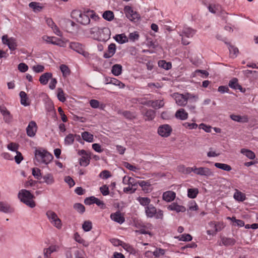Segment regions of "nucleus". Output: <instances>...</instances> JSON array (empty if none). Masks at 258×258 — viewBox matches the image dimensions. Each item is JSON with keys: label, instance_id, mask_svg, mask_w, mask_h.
<instances>
[{"label": "nucleus", "instance_id": "1", "mask_svg": "<svg viewBox=\"0 0 258 258\" xmlns=\"http://www.w3.org/2000/svg\"><path fill=\"white\" fill-rule=\"evenodd\" d=\"M18 197L21 202L28 207L31 208L35 207V203L33 200L34 196L29 190L25 189H21L19 191Z\"/></svg>", "mask_w": 258, "mask_h": 258}, {"label": "nucleus", "instance_id": "2", "mask_svg": "<svg viewBox=\"0 0 258 258\" xmlns=\"http://www.w3.org/2000/svg\"><path fill=\"white\" fill-rule=\"evenodd\" d=\"M35 157L39 163L46 165L50 163L53 158L52 155L47 151L40 150H35Z\"/></svg>", "mask_w": 258, "mask_h": 258}, {"label": "nucleus", "instance_id": "3", "mask_svg": "<svg viewBox=\"0 0 258 258\" xmlns=\"http://www.w3.org/2000/svg\"><path fill=\"white\" fill-rule=\"evenodd\" d=\"M72 14L73 18L81 24L86 25L90 23L89 15L87 13V11L82 13L79 10H74Z\"/></svg>", "mask_w": 258, "mask_h": 258}, {"label": "nucleus", "instance_id": "4", "mask_svg": "<svg viewBox=\"0 0 258 258\" xmlns=\"http://www.w3.org/2000/svg\"><path fill=\"white\" fill-rule=\"evenodd\" d=\"M145 213L147 217L162 219L163 218V212L161 210L157 211L156 208L152 205L145 207Z\"/></svg>", "mask_w": 258, "mask_h": 258}, {"label": "nucleus", "instance_id": "5", "mask_svg": "<svg viewBox=\"0 0 258 258\" xmlns=\"http://www.w3.org/2000/svg\"><path fill=\"white\" fill-rule=\"evenodd\" d=\"M196 31L189 27L184 26L182 31L179 32V35L182 37L181 43L183 45H187L189 44L190 42L184 38H191L195 34Z\"/></svg>", "mask_w": 258, "mask_h": 258}, {"label": "nucleus", "instance_id": "6", "mask_svg": "<svg viewBox=\"0 0 258 258\" xmlns=\"http://www.w3.org/2000/svg\"><path fill=\"white\" fill-rule=\"evenodd\" d=\"M46 215L50 222L54 227L57 229H60L61 228V221L54 212L51 210H48L46 212Z\"/></svg>", "mask_w": 258, "mask_h": 258}, {"label": "nucleus", "instance_id": "7", "mask_svg": "<svg viewBox=\"0 0 258 258\" xmlns=\"http://www.w3.org/2000/svg\"><path fill=\"white\" fill-rule=\"evenodd\" d=\"M3 44L6 45L11 51L15 50L17 47V40L14 37H9L8 35H4L2 37Z\"/></svg>", "mask_w": 258, "mask_h": 258}, {"label": "nucleus", "instance_id": "8", "mask_svg": "<svg viewBox=\"0 0 258 258\" xmlns=\"http://www.w3.org/2000/svg\"><path fill=\"white\" fill-rule=\"evenodd\" d=\"M69 47L74 51L83 55L85 57L88 58L89 57V53L84 50L82 44L78 42H71Z\"/></svg>", "mask_w": 258, "mask_h": 258}, {"label": "nucleus", "instance_id": "9", "mask_svg": "<svg viewBox=\"0 0 258 258\" xmlns=\"http://www.w3.org/2000/svg\"><path fill=\"white\" fill-rule=\"evenodd\" d=\"M124 12L126 17L131 21H136L140 19V15L130 6L124 8Z\"/></svg>", "mask_w": 258, "mask_h": 258}, {"label": "nucleus", "instance_id": "10", "mask_svg": "<svg viewBox=\"0 0 258 258\" xmlns=\"http://www.w3.org/2000/svg\"><path fill=\"white\" fill-rule=\"evenodd\" d=\"M78 154L82 156L79 160L80 165L81 166H87L90 163V155L84 150H81L78 151Z\"/></svg>", "mask_w": 258, "mask_h": 258}, {"label": "nucleus", "instance_id": "11", "mask_svg": "<svg viewBox=\"0 0 258 258\" xmlns=\"http://www.w3.org/2000/svg\"><path fill=\"white\" fill-rule=\"evenodd\" d=\"M172 97L174 99L176 103L180 106H185L187 103V98L185 94L175 93L173 94Z\"/></svg>", "mask_w": 258, "mask_h": 258}, {"label": "nucleus", "instance_id": "12", "mask_svg": "<svg viewBox=\"0 0 258 258\" xmlns=\"http://www.w3.org/2000/svg\"><path fill=\"white\" fill-rule=\"evenodd\" d=\"M172 128L169 124L160 125L158 128V134L163 137H169L172 132Z\"/></svg>", "mask_w": 258, "mask_h": 258}, {"label": "nucleus", "instance_id": "13", "mask_svg": "<svg viewBox=\"0 0 258 258\" xmlns=\"http://www.w3.org/2000/svg\"><path fill=\"white\" fill-rule=\"evenodd\" d=\"M195 174L201 176H204L206 177L211 176L213 175V172L210 169L207 167H197L195 166Z\"/></svg>", "mask_w": 258, "mask_h": 258}, {"label": "nucleus", "instance_id": "14", "mask_svg": "<svg viewBox=\"0 0 258 258\" xmlns=\"http://www.w3.org/2000/svg\"><path fill=\"white\" fill-rule=\"evenodd\" d=\"M99 40L106 42L110 38L111 35V31L108 28L104 27L99 30Z\"/></svg>", "mask_w": 258, "mask_h": 258}, {"label": "nucleus", "instance_id": "15", "mask_svg": "<svg viewBox=\"0 0 258 258\" xmlns=\"http://www.w3.org/2000/svg\"><path fill=\"white\" fill-rule=\"evenodd\" d=\"M14 211V208L8 203L0 202V212L4 213H12Z\"/></svg>", "mask_w": 258, "mask_h": 258}, {"label": "nucleus", "instance_id": "16", "mask_svg": "<svg viewBox=\"0 0 258 258\" xmlns=\"http://www.w3.org/2000/svg\"><path fill=\"white\" fill-rule=\"evenodd\" d=\"M37 130L36 123L34 121L29 122L26 128L27 134L30 137H34L35 135Z\"/></svg>", "mask_w": 258, "mask_h": 258}, {"label": "nucleus", "instance_id": "17", "mask_svg": "<svg viewBox=\"0 0 258 258\" xmlns=\"http://www.w3.org/2000/svg\"><path fill=\"white\" fill-rule=\"evenodd\" d=\"M235 243L236 240L235 239L223 236L221 237V241L219 245L220 246H230L234 245Z\"/></svg>", "mask_w": 258, "mask_h": 258}, {"label": "nucleus", "instance_id": "18", "mask_svg": "<svg viewBox=\"0 0 258 258\" xmlns=\"http://www.w3.org/2000/svg\"><path fill=\"white\" fill-rule=\"evenodd\" d=\"M229 86L233 89L239 90L241 92H244L245 89H243L241 85L238 84V79L236 78H234L231 79L228 84Z\"/></svg>", "mask_w": 258, "mask_h": 258}, {"label": "nucleus", "instance_id": "19", "mask_svg": "<svg viewBox=\"0 0 258 258\" xmlns=\"http://www.w3.org/2000/svg\"><path fill=\"white\" fill-rule=\"evenodd\" d=\"M110 218L112 220L120 224L123 223L125 221L124 217L119 211L112 213L110 215Z\"/></svg>", "mask_w": 258, "mask_h": 258}, {"label": "nucleus", "instance_id": "20", "mask_svg": "<svg viewBox=\"0 0 258 258\" xmlns=\"http://www.w3.org/2000/svg\"><path fill=\"white\" fill-rule=\"evenodd\" d=\"M59 248V246L56 245H52L48 248H44L43 249L44 257H48V256H50L52 253L57 251Z\"/></svg>", "mask_w": 258, "mask_h": 258}, {"label": "nucleus", "instance_id": "21", "mask_svg": "<svg viewBox=\"0 0 258 258\" xmlns=\"http://www.w3.org/2000/svg\"><path fill=\"white\" fill-rule=\"evenodd\" d=\"M116 52V45L114 43H111L108 47L107 52H104L103 57L109 58L112 57Z\"/></svg>", "mask_w": 258, "mask_h": 258}, {"label": "nucleus", "instance_id": "22", "mask_svg": "<svg viewBox=\"0 0 258 258\" xmlns=\"http://www.w3.org/2000/svg\"><path fill=\"white\" fill-rule=\"evenodd\" d=\"M175 197L176 194L175 192L169 190L163 193L162 198L166 202H170L175 199Z\"/></svg>", "mask_w": 258, "mask_h": 258}, {"label": "nucleus", "instance_id": "23", "mask_svg": "<svg viewBox=\"0 0 258 258\" xmlns=\"http://www.w3.org/2000/svg\"><path fill=\"white\" fill-rule=\"evenodd\" d=\"M170 211H175L177 213L184 212L186 211V209L184 206L178 205L176 203H173L169 205L167 207Z\"/></svg>", "mask_w": 258, "mask_h": 258}, {"label": "nucleus", "instance_id": "24", "mask_svg": "<svg viewBox=\"0 0 258 258\" xmlns=\"http://www.w3.org/2000/svg\"><path fill=\"white\" fill-rule=\"evenodd\" d=\"M230 117L232 120L238 122L246 123L248 121V118L246 115L241 116L239 115L231 114L230 115Z\"/></svg>", "mask_w": 258, "mask_h": 258}, {"label": "nucleus", "instance_id": "25", "mask_svg": "<svg viewBox=\"0 0 258 258\" xmlns=\"http://www.w3.org/2000/svg\"><path fill=\"white\" fill-rule=\"evenodd\" d=\"M175 116L177 119L184 120L188 118V114L183 108H180L176 111Z\"/></svg>", "mask_w": 258, "mask_h": 258}, {"label": "nucleus", "instance_id": "26", "mask_svg": "<svg viewBox=\"0 0 258 258\" xmlns=\"http://www.w3.org/2000/svg\"><path fill=\"white\" fill-rule=\"evenodd\" d=\"M143 114L146 117L145 120L150 121L154 119L156 116V112L152 109H145Z\"/></svg>", "mask_w": 258, "mask_h": 258}, {"label": "nucleus", "instance_id": "27", "mask_svg": "<svg viewBox=\"0 0 258 258\" xmlns=\"http://www.w3.org/2000/svg\"><path fill=\"white\" fill-rule=\"evenodd\" d=\"M43 181L40 183H45L48 185H51L54 182V179L52 174L48 173L42 177Z\"/></svg>", "mask_w": 258, "mask_h": 258}, {"label": "nucleus", "instance_id": "28", "mask_svg": "<svg viewBox=\"0 0 258 258\" xmlns=\"http://www.w3.org/2000/svg\"><path fill=\"white\" fill-rule=\"evenodd\" d=\"M139 185L142 188L143 190L145 192H149L151 189L149 187L151 185L149 181L141 180L138 182Z\"/></svg>", "mask_w": 258, "mask_h": 258}, {"label": "nucleus", "instance_id": "29", "mask_svg": "<svg viewBox=\"0 0 258 258\" xmlns=\"http://www.w3.org/2000/svg\"><path fill=\"white\" fill-rule=\"evenodd\" d=\"M52 74L51 73H45L42 75L39 78V82L42 85L47 84L49 79L51 78Z\"/></svg>", "mask_w": 258, "mask_h": 258}, {"label": "nucleus", "instance_id": "30", "mask_svg": "<svg viewBox=\"0 0 258 258\" xmlns=\"http://www.w3.org/2000/svg\"><path fill=\"white\" fill-rule=\"evenodd\" d=\"M234 199L238 202H243L246 199L245 195L238 189H235L233 195Z\"/></svg>", "mask_w": 258, "mask_h": 258}, {"label": "nucleus", "instance_id": "31", "mask_svg": "<svg viewBox=\"0 0 258 258\" xmlns=\"http://www.w3.org/2000/svg\"><path fill=\"white\" fill-rule=\"evenodd\" d=\"M225 43L228 46L230 56L233 58L236 57L238 53V48L231 45L229 43L226 42H225Z\"/></svg>", "mask_w": 258, "mask_h": 258}, {"label": "nucleus", "instance_id": "32", "mask_svg": "<svg viewBox=\"0 0 258 258\" xmlns=\"http://www.w3.org/2000/svg\"><path fill=\"white\" fill-rule=\"evenodd\" d=\"M29 6L30 8L33 9V11L35 12H39L41 11V10L43 9V7L41 6V5L37 2H31L29 4Z\"/></svg>", "mask_w": 258, "mask_h": 258}, {"label": "nucleus", "instance_id": "33", "mask_svg": "<svg viewBox=\"0 0 258 258\" xmlns=\"http://www.w3.org/2000/svg\"><path fill=\"white\" fill-rule=\"evenodd\" d=\"M240 153L250 159H254L255 158L254 153L250 150L243 148L241 149Z\"/></svg>", "mask_w": 258, "mask_h": 258}, {"label": "nucleus", "instance_id": "34", "mask_svg": "<svg viewBox=\"0 0 258 258\" xmlns=\"http://www.w3.org/2000/svg\"><path fill=\"white\" fill-rule=\"evenodd\" d=\"M122 68L120 64H115L112 66L111 72L114 76H118L121 74Z\"/></svg>", "mask_w": 258, "mask_h": 258}, {"label": "nucleus", "instance_id": "35", "mask_svg": "<svg viewBox=\"0 0 258 258\" xmlns=\"http://www.w3.org/2000/svg\"><path fill=\"white\" fill-rule=\"evenodd\" d=\"M82 139L89 143L93 142V135L88 132H83L81 134Z\"/></svg>", "mask_w": 258, "mask_h": 258}, {"label": "nucleus", "instance_id": "36", "mask_svg": "<svg viewBox=\"0 0 258 258\" xmlns=\"http://www.w3.org/2000/svg\"><path fill=\"white\" fill-rule=\"evenodd\" d=\"M164 105V102L163 100H156L155 101H153L151 104V107L153 108L156 109L158 108H160L163 107Z\"/></svg>", "mask_w": 258, "mask_h": 258}, {"label": "nucleus", "instance_id": "37", "mask_svg": "<svg viewBox=\"0 0 258 258\" xmlns=\"http://www.w3.org/2000/svg\"><path fill=\"white\" fill-rule=\"evenodd\" d=\"M102 17L108 21H111L114 19V13L111 11H106L103 13Z\"/></svg>", "mask_w": 258, "mask_h": 258}, {"label": "nucleus", "instance_id": "38", "mask_svg": "<svg viewBox=\"0 0 258 258\" xmlns=\"http://www.w3.org/2000/svg\"><path fill=\"white\" fill-rule=\"evenodd\" d=\"M215 166L226 171H230L232 169L230 165L224 163H215Z\"/></svg>", "mask_w": 258, "mask_h": 258}, {"label": "nucleus", "instance_id": "39", "mask_svg": "<svg viewBox=\"0 0 258 258\" xmlns=\"http://www.w3.org/2000/svg\"><path fill=\"white\" fill-rule=\"evenodd\" d=\"M178 240L182 241H190L192 237L189 234H183L175 237Z\"/></svg>", "mask_w": 258, "mask_h": 258}, {"label": "nucleus", "instance_id": "40", "mask_svg": "<svg viewBox=\"0 0 258 258\" xmlns=\"http://www.w3.org/2000/svg\"><path fill=\"white\" fill-rule=\"evenodd\" d=\"M114 38L116 41L121 44L127 41V37L123 34L116 35Z\"/></svg>", "mask_w": 258, "mask_h": 258}, {"label": "nucleus", "instance_id": "41", "mask_svg": "<svg viewBox=\"0 0 258 258\" xmlns=\"http://www.w3.org/2000/svg\"><path fill=\"white\" fill-rule=\"evenodd\" d=\"M19 95L21 98V103L25 106L29 105V103L27 102L28 98L26 93L24 91H21Z\"/></svg>", "mask_w": 258, "mask_h": 258}, {"label": "nucleus", "instance_id": "42", "mask_svg": "<svg viewBox=\"0 0 258 258\" xmlns=\"http://www.w3.org/2000/svg\"><path fill=\"white\" fill-rule=\"evenodd\" d=\"M199 193L198 188H188L187 190V196L191 199H194L197 197Z\"/></svg>", "mask_w": 258, "mask_h": 258}, {"label": "nucleus", "instance_id": "43", "mask_svg": "<svg viewBox=\"0 0 258 258\" xmlns=\"http://www.w3.org/2000/svg\"><path fill=\"white\" fill-rule=\"evenodd\" d=\"M138 200L141 205L146 207L149 206V204L151 202V200L147 197H139Z\"/></svg>", "mask_w": 258, "mask_h": 258}, {"label": "nucleus", "instance_id": "44", "mask_svg": "<svg viewBox=\"0 0 258 258\" xmlns=\"http://www.w3.org/2000/svg\"><path fill=\"white\" fill-rule=\"evenodd\" d=\"M158 65L160 67L163 68L166 70L171 68V63L169 62H167L165 60H162L158 62Z\"/></svg>", "mask_w": 258, "mask_h": 258}, {"label": "nucleus", "instance_id": "45", "mask_svg": "<svg viewBox=\"0 0 258 258\" xmlns=\"http://www.w3.org/2000/svg\"><path fill=\"white\" fill-rule=\"evenodd\" d=\"M60 70L62 72L63 77H67L70 75L71 71L67 65L61 64L60 66Z\"/></svg>", "mask_w": 258, "mask_h": 258}, {"label": "nucleus", "instance_id": "46", "mask_svg": "<svg viewBox=\"0 0 258 258\" xmlns=\"http://www.w3.org/2000/svg\"><path fill=\"white\" fill-rule=\"evenodd\" d=\"M185 95L187 101H189V102H196L198 100L199 97L197 95H194L189 93H186Z\"/></svg>", "mask_w": 258, "mask_h": 258}, {"label": "nucleus", "instance_id": "47", "mask_svg": "<svg viewBox=\"0 0 258 258\" xmlns=\"http://www.w3.org/2000/svg\"><path fill=\"white\" fill-rule=\"evenodd\" d=\"M73 208L78 212L83 214L85 211V208L83 205L80 203H76L74 205Z\"/></svg>", "mask_w": 258, "mask_h": 258}, {"label": "nucleus", "instance_id": "48", "mask_svg": "<svg viewBox=\"0 0 258 258\" xmlns=\"http://www.w3.org/2000/svg\"><path fill=\"white\" fill-rule=\"evenodd\" d=\"M74 136L73 134H70L67 135L64 139V143L66 145H70L73 144L74 142Z\"/></svg>", "mask_w": 258, "mask_h": 258}, {"label": "nucleus", "instance_id": "49", "mask_svg": "<svg viewBox=\"0 0 258 258\" xmlns=\"http://www.w3.org/2000/svg\"><path fill=\"white\" fill-rule=\"evenodd\" d=\"M109 83L117 86L120 88H123L125 86L123 83L115 78H111Z\"/></svg>", "mask_w": 258, "mask_h": 258}, {"label": "nucleus", "instance_id": "50", "mask_svg": "<svg viewBox=\"0 0 258 258\" xmlns=\"http://www.w3.org/2000/svg\"><path fill=\"white\" fill-rule=\"evenodd\" d=\"M89 103L91 107L93 108H100L101 109H103V104L101 105V106L100 107V102L99 101L95 100V99H91L89 101Z\"/></svg>", "mask_w": 258, "mask_h": 258}, {"label": "nucleus", "instance_id": "51", "mask_svg": "<svg viewBox=\"0 0 258 258\" xmlns=\"http://www.w3.org/2000/svg\"><path fill=\"white\" fill-rule=\"evenodd\" d=\"M82 228L86 232L90 231L92 228V222L90 221H85L82 225Z\"/></svg>", "mask_w": 258, "mask_h": 258}, {"label": "nucleus", "instance_id": "52", "mask_svg": "<svg viewBox=\"0 0 258 258\" xmlns=\"http://www.w3.org/2000/svg\"><path fill=\"white\" fill-rule=\"evenodd\" d=\"M166 250L161 248H156L155 250L153 252V255L156 257H160L164 255Z\"/></svg>", "mask_w": 258, "mask_h": 258}, {"label": "nucleus", "instance_id": "53", "mask_svg": "<svg viewBox=\"0 0 258 258\" xmlns=\"http://www.w3.org/2000/svg\"><path fill=\"white\" fill-rule=\"evenodd\" d=\"M32 175L37 179H40L42 178L41 171L39 168H34L32 169Z\"/></svg>", "mask_w": 258, "mask_h": 258}, {"label": "nucleus", "instance_id": "54", "mask_svg": "<svg viewBox=\"0 0 258 258\" xmlns=\"http://www.w3.org/2000/svg\"><path fill=\"white\" fill-rule=\"evenodd\" d=\"M57 98L58 99L62 102H64L66 99L64 97V92L62 90V89L61 88H58L57 89Z\"/></svg>", "mask_w": 258, "mask_h": 258}, {"label": "nucleus", "instance_id": "55", "mask_svg": "<svg viewBox=\"0 0 258 258\" xmlns=\"http://www.w3.org/2000/svg\"><path fill=\"white\" fill-rule=\"evenodd\" d=\"M208 9L210 12L215 14L220 10V6L219 5H211L208 7Z\"/></svg>", "mask_w": 258, "mask_h": 258}, {"label": "nucleus", "instance_id": "56", "mask_svg": "<svg viewBox=\"0 0 258 258\" xmlns=\"http://www.w3.org/2000/svg\"><path fill=\"white\" fill-rule=\"evenodd\" d=\"M18 69L22 73H25L28 70V66L25 63H20L18 64Z\"/></svg>", "mask_w": 258, "mask_h": 258}, {"label": "nucleus", "instance_id": "57", "mask_svg": "<svg viewBox=\"0 0 258 258\" xmlns=\"http://www.w3.org/2000/svg\"><path fill=\"white\" fill-rule=\"evenodd\" d=\"M121 114L124 117L128 119H132L135 117L134 114L130 111H124L122 112Z\"/></svg>", "mask_w": 258, "mask_h": 258}, {"label": "nucleus", "instance_id": "58", "mask_svg": "<svg viewBox=\"0 0 258 258\" xmlns=\"http://www.w3.org/2000/svg\"><path fill=\"white\" fill-rule=\"evenodd\" d=\"M99 176L103 179H107L111 176L110 172L108 170H103L99 174Z\"/></svg>", "mask_w": 258, "mask_h": 258}, {"label": "nucleus", "instance_id": "59", "mask_svg": "<svg viewBox=\"0 0 258 258\" xmlns=\"http://www.w3.org/2000/svg\"><path fill=\"white\" fill-rule=\"evenodd\" d=\"M7 148L9 150L12 151L17 152L18 149V145L14 143H11L7 145Z\"/></svg>", "mask_w": 258, "mask_h": 258}, {"label": "nucleus", "instance_id": "60", "mask_svg": "<svg viewBox=\"0 0 258 258\" xmlns=\"http://www.w3.org/2000/svg\"><path fill=\"white\" fill-rule=\"evenodd\" d=\"M14 159L17 164H20L23 160V157L20 152L17 151L16 155L14 157Z\"/></svg>", "mask_w": 258, "mask_h": 258}, {"label": "nucleus", "instance_id": "61", "mask_svg": "<svg viewBox=\"0 0 258 258\" xmlns=\"http://www.w3.org/2000/svg\"><path fill=\"white\" fill-rule=\"evenodd\" d=\"M96 198L94 197V196H92V197H89V198H87L84 200V203L86 205H91L92 204H95Z\"/></svg>", "mask_w": 258, "mask_h": 258}, {"label": "nucleus", "instance_id": "62", "mask_svg": "<svg viewBox=\"0 0 258 258\" xmlns=\"http://www.w3.org/2000/svg\"><path fill=\"white\" fill-rule=\"evenodd\" d=\"M183 125L186 128L189 129H196L198 127V124L196 123H189V122H184L183 124Z\"/></svg>", "mask_w": 258, "mask_h": 258}, {"label": "nucleus", "instance_id": "63", "mask_svg": "<svg viewBox=\"0 0 258 258\" xmlns=\"http://www.w3.org/2000/svg\"><path fill=\"white\" fill-rule=\"evenodd\" d=\"M100 190L103 196H107L109 194L108 187L106 185H104L100 187Z\"/></svg>", "mask_w": 258, "mask_h": 258}, {"label": "nucleus", "instance_id": "64", "mask_svg": "<svg viewBox=\"0 0 258 258\" xmlns=\"http://www.w3.org/2000/svg\"><path fill=\"white\" fill-rule=\"evenodd\" d=\"M32 69L35 73H38L44 71V67L42 65H36L32 67Z\"/></svg>", "mask_w": 258, "mask_h": 258}]
</instances>
